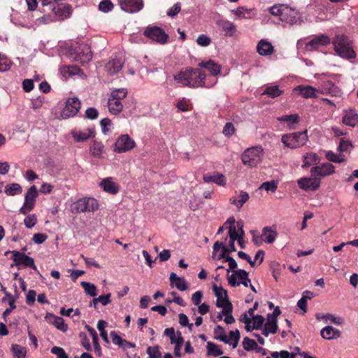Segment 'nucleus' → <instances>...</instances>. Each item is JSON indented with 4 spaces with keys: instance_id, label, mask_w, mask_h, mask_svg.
Segmentation results:
<instances>
[{
    "instance_id": "obj_7",
    "label": "nucleus",
    "mask_w": 358,
    "mask_h": 358,
    "mask_svg": "<svg viewBox=\"0 0 358 358\" xmlns=\"http://www.w3.org/2000/svg\"><path fill=\"white\" fill-rule=\"evenodd\" d=\"M229 284L231 287H238L241 285L248 287L250 280L248 278V273L243 269L234 271L231 275H227Z\"/></svg>"
},
{
    "instance_id": "obj_1",
    "label": "nucleus",
    "mask_w": 358,
    "mask_h": 358,
    "mask_svg": "<svg viewBox=\"0 0 358 358\" xmlns=\"http://www.w3.org/2000/svg\"><path fill=\"white\" fill-rule=\"evenodd\" d=\"M174 80L183 86L192 88L212 87L215 85V80L208 83L206 73L200 69L187 68L175 75Z\"/></svg>"
},
{
    "instance_id": "obj_4",
    "label": "nucleus",
    "mask_w": 358,
    "mask_h": 358,
    "mask_svg": "<svg viewBox=\"0 0 358 358\" xmlns=\"http://www.w3.org/2000/svg\"><path fill=\"white\" fill-rule=\"evenodd\" d=\"M307 131L295 132L282 136V143L290 149H296L303 146L308 141Z\"/></svg>"
},
{
    "instance_id": "obj_25",
    "label": "nucleus",
    "mask_w": 358,
    "mask_h": 358,
    "mask_svg": "<svg viewBox=\"0 0 358 358\" xmlns=\"http://www.w3.org/2000/svg\"><path fill=\"white\" fill-rule=\"evenodd\" d=\"M164 335L170 339L171 343L176 345L178 344H183L184 339L180 331H176L172 327L166 328L164 330Z\"/></svg>"
},
{
    "instance_id": "obj_41",
    "label": "nucleus",
    "mask_w": 358,
    "mask_h": 358,
    "mask_svg": "<svg viewBox=\"0 0 358 358\" xmlns=\"http://www.w3.org/2000/svg\"><path fill=\"white\" fill-rule=\"evenodd\" d=\"M206 349L208 356L218 357L224 353L219 345L212 342H208Z\"/></svg>"
},
{
    "instance_id": "obj_36",
    "label": "nucleus",
    "mask_w": 358,
    "mask_h": 358,
    "mask_svg": "<svg viewBox=\"0 0 358 358\" xmlns=\"http://www.w3.org/2000/svg\"><path fill=\"white\" fill-rule=\"evenodd\" d=\"M278 321L269 317H266V322L264 325L262 334L265 336H268L270 334H274L278 331Z\"/></svg>"
},
{
    "instance_id": "obj_11",
    "label": "nucleus",
    "mask_w": 358,
    "mask_h": 358,
    "mask_svg": "<svg viewBox=\"0 0 358 358\" xmlns=\"http://www.w3.org/2000/svg\"><path fill=\"white\" fill-rule=\"evenodd\" d=\"M144 35L150 39L160 44H165L169 38L165 31L158 27H147L144 31Z\"/></svg>"
},
{
    "instance_id": "obj_50",
    "label": "nucleus",
    "mask_w": 358,
    "mask_h": 358,
    "mask_svg": "<svg viewBox=\"0 0 358 358\" xmlns=\"http://www.w3.org/2000/svg\"><path fill=\"white\" fill-rule=\"evenodd\" d=\"M80 285L84 289L85 292L90 296L94 297L97 295L96 287L94 284L83 281L80 282Z\"/></svg>"
},
{
    "instance_id": "obj_12",
    "label": "nucleus",
    "mask_w": 358,
    "mask_h": 358,
    "mask_svg": "<svg viewBox=\"0 0 358 358\" xmlns=\"http://www.w3.org/2000/svg\"><path fill=\"white\" fill-rule=\"evenodd\" d=\"M6 253H9V252ZM10 253L13 255V260L16 266L23 265L24 266L31 267L34 269L36 268L34 259L26 255L24 253L17 250L10 251Z\"/></svg>"
},
{
    "instance_id": "obj_24",
    "label": "nucleus",
    "mask_w": 358,
    "mask_h": 358,
    "mask_svg": "<svg viewBox=\"0 0 358 358\" xmlns=\"http://www.w3.org/2000/svg\"><path fill=\"white\" fill-rule=\"evenodd\" d=\"M342 122L349 127H355L358 124V113L354 109L343 112Z\"/></svg>"
},
{
    "instance_id": "obj_10",
    "label": "nucleus",
    "mask_w": 358,
    "mask_h": 358,
    "mask_svg": "<svg viewBox=\"0 0 358 358\" xmlns=\"http://www.w3.org/2000/svg\"><path fill=\"white\" fill-rule=\"evenodd\" d=\"M136 146V143L128 134L120 136L115 144L114 152L117 153L127 152Z\"/></svg>"
},
{
    "instance_id": "obj_23",
    "label": "nucleus",
    "mask_w": 358,
    "mask_h": 358,
    "mask_svg": "<svg viewBox=\"0 0 358 358\" xmlns=\"http://www.w3.org/2000/svg\"><path fill=\"white\" fill-rule=\"evenodd\" d=\"M45 318L48 323L54 325L59 331L62 332L67 331L68 325L64 323V320L62 317L48 313Z\"/></svg>"
},
{
    "instance_id": "obj_19",
    "label": "nucleus",
    "mask_w": 358,
    "mask_h": 358,
    "mask_svg": "<svg viewBox=\"0 0 358 358\" xmlns=\"http://www.w3.org/2000/svg\"><path fill=\"white\" fill-rule=\"evenodd\" d=\"M331 43V40L327 35H320L314 37L306 45V49L308 51H313L318 49L321 46H324Z\"/></svg>"
},
{
    "instance_id": "obj_6",
    "label": "nucleus",
    "mask_w": 358,
    "mask_h": 358,
    "mask_svg": "<svg viewBox=\"0 0 358 358\" xmlns=\"http://www.w3.org/2000/svg\"><path fill=\"white\" fill-rule=\"evenodd\" d=\"M38 195V191L35 185L31 186L24 194V201L19 212L21 214L26 215L32 210L35 206L36 198Z\"/></svg>"
},
{
    "instance_id": "obj_59",
    "label": "nucleus",
    "mask_w": 358,
    "mask_h": 358,
    "mask_svg": "<svg viewBox=\"0 0 358 358\" xmlns=\"http://www.w3.org/2000/svg\"><path fill=\"white\" fill-rule=\"evenodd\" d=\"M113 8V4L110 0H104L99 3V9L103 12L108 13Z\"/></svg>"
},
{
    "instance_id": "obj_55",
    "label": "nucleus",
    "mask_w": 358,
    "mask_h": 358,
    "mask_svg": "<svg viewBox=\"0 0 358 358\" xmlns=\"http://www.w3.org/2000/svg\"><path fill=\"white\" fill-rule=\"evenodd\" d=\"M12 65V62L4 55L0 54V72L8 71Z\"/></svg>"
},
{
    "instance_id": "obj_64",
    "label": "nucleus",
    "mask_w": 358,
    "mask_h": 358,
    "mask_svg": "<svg viewBox=\"0 0 358 358\" xmlns=\"http://www.w3.org/2000/svg\"><path fill=\"white\" fill-rule=\"evenodd\" d=\"M147 353L148 358H159L161 356L158 346L148 347Z\"/></svg>"
},
{
    "instance_id": "obj_40",
    "label": "nucleus",
    "mask_w": 358,
    "mask_h": 358,
    "mask_svg": "<svg viewBox=\"0 0 358 358\" xmlns=\"http://www.w3.org/2000/svg\"><path fill=\"white\" fill-rule=\"evenodd\" d=\"M277 236V233L275 231L272 230L268 227H265L263 229L262 238V240L267 243H272L274 242Z\"/></svg>"
},
{
    "instance_id": "obj_14",
    "label": "nucleus",
    "mask_w": 358,
    "mask_h": 358,
    "mask_svg": "<svg viewBox=\"0 0 358 358\" xmlns=\"http://www.w3.org/2000/svg\"><path fill=\"white\" fill-rule=\"evenodd\" d=\"M335 172V167L329 163H323L320 166L311 168L310 174L315 178H324L332 175Z\"/></svg>"
},
{
    "instance_id": "obj_63",
    "label": "nucleus",
    "mask_w": 358,
    "mask_h": 358,
    "mask_svg": "<svg viewBox=\"0 0 358 358\" xmlns=\"http://www.w3.org/2000/svg\"><path fill=\"white\" fill-rule=\"evenodd\" d=\"M51 352L55 355L57 358H69L68 355L62 348L55 346L52 348Z\"/></svg>"
},
{
    "instance_id": "obj_20",
    "label": "nucleus",
    "mask_w": 358,
    "mask_h": 358,
    "mask_svg": "<svg viewBox=\"0 0 358 358\" xmlns=\"http://www.w3.org/2000/svg\"><path fill=\"white\" fill-rule=\"evenodd\" d=\"M99 186L104 192L110 194H116L120 190L118 184L112 177L102 179L99 183Z\"/></svg>"
},
{
    "instance_id": "obj_58",
    "label": "nucleus",
    "mask_w": 358,
    "mask_h": 358,
    "mask_svg": "<svg viewBox=\"0 0 358 358\" xmlns=\"http://www.w3.org/2000/svg\"><path fill=\"white\" fill-rule=\"evenodd\" d=\"M210 43V38L206 34H200L196 38V43L201 47H207Z\"/></svg>"
},
{
    "instance_id": "obj_44",
    "label": "nucleus",
    "mask_w": 358,
    "mask_h": 358,
    "mask_svg": "<svg viewBox=\"0 0 358 358\" xmlns=\"http://www.w3.org/2000/svg\"><path fill=\"white\" fill-rule=\"evenodd\" d=\"M239 339V331L238 329H236L235 331H231L229 332V336H227V341H228L229 342H225V343L232 345L234 348H236L238 345Z\"/></svg>"
},
{
    "instance_id": "obj_18",
    "label": "nucleus",
    "mask_w": 358,
    "mask_h": 358,
    "mask_svg": "<svg viewBox=\"0 0 358 358\" xmlns=\"http://www.w3.org/2000/svg\"><path fill=\"white\" fill-rule=\"evenodd\" d=\"M121 8L127 13L140 11L143 7V0H119Z\"/></svg>"
},
{
    "instance_id": "obj_26",
    "label": "nucleus",
    "mask_w": 358,
    "mask_h": 358,
    "mask_svg": "<svg viewBox=\"0 0 358 358\" xmlns=\"http://www.w3.org/2000/svg\"><path fill=\"white\" fill-rule=\"evenodd\" d=\"M257 51L262 56H268L273 54L274 48L267 40L262 39L257 45Z\"/></svg>"
},
{
    "instance_id": "obj_2",
    "label": "nucleus",
    "mask_w": 358,
    "mask_h": 358,
    "mask_svg": "<svg viewBox=\"0 0 358 358\" xmlns=\"http://www.w3.org/2000/svg\"><path fill=\"white\" fill-rule=\"evenodd\" d=\"M332 44L336 55L340 57L350 61L357 57L352 41L347 36L336 35L332 41Z\"/></svg>"
},
{
    "instance_id": "obj_62",
    "label": "nucleus",
    "mask_w": 358,
    "mask_h": 358,
    "mask_svg": "<svg viewBox=\"0 0 358 358\" xmlns=\"http://www.w3.org/2000/svg\"><path fill=\"white\" fill-rule=\"evenodd\" d=\"M238 320L241 322H243L245 324V329L247 331H250V324H251V320H252V317H250L248 315V314H247L245 312L244 313H243Z\"/></svg>"
},
{
    "instance_id": "obj_29",
    "label": "nucleus",
    "mask_w": 358,
    "mask_h": 358,
    "mask_svg": "<svg viewBox=\"0 0 358 358\" xmlns=\"http://www.w3.org/2000/svg\"><path fill=\"white\" fill-rule=\"evenodd\" d=\"M123 61L121 57L115 58L110 60L106 65V71L111 74H115L118 73L122 68Z\"/></svg>"
},
{
    "instance_id": "obj_30",
    "label": "nucleus",
    "mask_w": 358,
    "mask_h": 358,
    "mask_svg": "<svg viewBox=\"0 0 358 358\" xmlns=\"http://www.w3.org/2000/svg\"><path fill=\"white\" fill-rule=\"evenodd\" d=\"M321 336L327 340H333L339 338L341 335L340 330L332 326H327L322 329L320 331Z\"/></svg>"
},
{
    "instance_id": "obj_28",
    "label": "nucleus",
    "mask_w": 358,
    "mask_h": 358,
    "mask_svg": "<svg viewBox=\"0 0 358 358\" xmlns=\"http://www.w3.org/2000/svg\"><path fill=\"white\" fill-rule=\"evenodd\" d=\"M52 10L57 16L62 18L69 17L71 14V6L64 3H57Z\"/></svg>"
},
{
    "instance_id": "obj_52",
    "label": "nucleus",
    "mask_w": 358,
    "mask_h": 358,
    "mask_svg": "<svg viewBox=\"0 0 358 358\" xmlns=\"http://www.w3.org/2000/svg\"><path fill=\"white\" fill-rule=\"evenodd\" d=\"M127 94V90L125 88L116 89L111 92L110 98L115 100L122 101Z\"/></svg>"
},
{
    "instance_id": "obj_60",
    "label": "nucleus",
    "mask_w": 358,
    "mask_h": 358,
    "mask_svg": "<svg viewBox=\"0 0 358 358\" xmlns=\"http://www.w3.org/2000/svg\"><path fill=\"white\" fill-rule=\"evenodd\" d=\"M37 222L36 216L34 214L27 216L24 220V225L28 229L34 227Z\"/></svg>"
},
{
    "instance_id": "obj_3",
    "label": "nucleus",
    "mask_w": 358,
    "mask_h": 358,
    "mask_svg": "<svg viewBox=\"0 0 358 358\" xmlns=\"http://www.w3.org/2000/svg\"><path fill=\"white\" fill-rule=\"evenodd\" d=\"M264 151L262 146L257 145L247 148L241 156L244 165L254 168L259 164L264 158Z\"/></svg>"
},
{
    "instance_id": "obj_39",
    "label": "nucleus",
    "mask_w": 358,
    "mask_h": 358,
    "mask_svg": "<svg viewBox=\"0 0 358 358\" xmlns=\"http://www.w3.org/2000/svg\"><path fill=\"white\" fill-rule=\"evenodd\" d=\"M108 105L109 112L113 115L119 114L123 109L122 101L115 100L110 97L108 99Z\"/></svg>"
},
{
    "instance_id": "obj_43",
    "label": "nucleus",
    "mask_w": 358,
    "mask_h": 358,
    "mask_svg": "<svg viewBox=\"0 0 358 358\" xmlns=\"http://www.w3.org/2000/svg\"><path fill=\"white\" fill-rule=\"evenodd\" d=\"M59 71L64 76L78 75L80 69L76 66H63L60 67Z\"/></svg>"
},
{
    "instance_id": "obj_35",
    "label": "nucleus",
    "mask_w": 358,
    "mask_h": 358,
    "mask_svg": "<svg viewBox=\"0 0 358 358\" xmlns=\"http://www.w3.org/2000/svg\"><path fill=\"white\" fill-rule=\"evenodd\" d=\"M243 227V224L241 221H238L236 225L232 224V227H228L230 239H237L241 236H244L245 232Z\"/></svg>"
},
{
    "instance_id": "obj_8",
    "label": "nucleus",
    "mask_w": 358,
    "mask_h": 358,
    "mask_svg": "<svg viewBox=\"0 0 358 358\" xmlns=\"http://www.w3.org/2000/svg\"><path fill=\"white\" fill-rule=\"evenodd\" d=\"M71 58L83 64L88 63L92 57L90 48L86 44L78 45L71 54Z\"/></svg>"
},
{
    "instance_id": "obj_34",
    "label": "nucleus",
    "mask_w": 358,
    "mask_h": 358,
    "mask_svg": "<svg viewBox=\"0 0 358 358\" xmlns=\"http://www.w3.org/2000/svg\"><path fill=\"white\" fill-rule=\"evenodd\" d=\"M217 24L224 31L227 36H233L236 31V25L229 20H219Z\"/></svg>"
},
{
    "instance_id": "obj_47",
    "label": "nucleus",
    "mask_w": 358,
    "mask_h": 358,
    "mask_svg": "<svg viewBox=\"0 0 358 358\" xmlns=\"http://www.w3.org/2000/svg\"><path fill=\"white\" fill-rule=\"evenodd\" d=\"M283 91L280 90L278 85H270L266 87L262 94H266L271 98H275L281 95Z\"/></svg>"
},
{
    "instance_id": "obj_48",
    "label": "nucleus",
    "mask_w": 358,
    "mask_h": 358,
    "mask_svg": "<svg viewBox=\"0 0 358 358\" xmlns=\"http://www.w3.org/2000/svg\"><path fill=\"white\" fill-rule=\"evenodd\" d=\"M325 157L329 162L334 163H341L345 161V156L343 154L337 155L332 151H327L325 154Z\"/></svg>"
},
{
    "instance_id": "obj_51",
    "label": "nucleus",
    "mask_w": 358,
    "mask_h": 358,
    "mask_svg": "<svg viewBox=\"0 0 358 358\" xmlns=\"http://www.w3.org/2000/svg\"><path fill=\"white\" fill-rule=\"evenodd\" d=\"M319 94H332L336 92L337 88L334 84L331 81L324 83L320 89H318Z\"/></svg>"
},
{
    "instance_id": "obj_32",
    "label": "nucleus",
    "mask_w": 358,
    "mask_h": 358,
    "mask_svg": "<svg viewBox=\"0 0 358 358\" xmlns=\"http://www.w3.org/2000/svg\"><path fill=\"white\" fill-rule=\"evenodd\" d=\"M303 164L301 167L303 169L308 168L312 165L317 164L320 162V157L315 152H306L302 157Z\"/></svg>"
},
{
    "instance_id": "obj_13",
    "label": "nucleus",
    "mask_w": 358,
    "mask_h": 358,
    "mask_svg": "<svg viewBox=\"0 0 358 358\" xmlns=\"http://www.w3.org/2000/svg\"><path fill=\"white\" fill-rule=\"evenodd\" d=\"M199 66L206 69L208 71V73L206 74V76L207 77V81L208 83H212L213 80H215V85L217 83L216 76L220 73V66L211 60L206 62H202L199 64Z\"/></svg>"
},
{
    "instance_id": "obj_56",
    "label": "nucleus",
    "mask_w": 358,
    "mask_h": 358,
    "mask_svg": "<svg viewBox=\"0 0 358 358\" xmlns=\"http://www.w3.org/2000/svg\"><path fill=\"white\" fill-rule=\"evenodd\" d=\"M215 338L222 341L224 343L229 342L227 341V336L225 334V331L223 327L221 326H217L214 329Z\"/></svg>"
},
{
    "instance_id": "obj_21",
    "label": "nucleus",
    "mask_w": 358,
    "mask_h": 358,
    "mask_svg": "<svg viewBox=\"0 0 358 358\" xmlns=\"http://www.w3.org/2000/svg\"><path fill=\"white\" fill-rule=\"evenodd\" d=\"M294 91L303 98L310 99L317 97L320 90L310 85H299L294 88Z\"/></svg>"
},
{
    "instance_id": "obj_61",
    "label": "nucleus",
    "mask_w": 358,
    "mask_h": 358,
    "mask_svg": "<svg viewBox=\"0 0 358 358\" xmlns=\"http://www.w3.org/2000/svg\"><path fill=\"white\" fill-rule=\"evenodd\" d=\"M257 345L254 340L249 338L248 337L243 338V347L245 350L250 351L253 350L255 348H256Z\"/></svg>"
},
{
    "instance_id": "obj_54",
    "label": "nucleus",
    "mask_w": 358,
    "mask_h": 358,
    "mask_svg": "<svg viewBox=\"0 0 358 358\" xmlns=\"http://www.w3.org/2000/svg\"><path fill=\"white\" fill-rule=\"evenodd\" d=\"M322 319L325 320L326 322H331L337 325H341L344 322L343 317L340 316H335L334 315L327 313L322 317Z\"/></svg>"
},
{
    "instance_id": "obj_17",
    "label": "nucleus",
    "mask_w": 358,
    "mask_h": 358,
    "mask_svg": "<svg viewBox=\"0 0 358 358\" xmlns=\"http://www.w3.org/2000/svg\"><path fill=\"white\" fill-rule=\"evenodd\" d=\"M71 134L76 142H84L95 135V131L92 128H85L83 129H73Z\"/></svg>"
},
{
    "instance_id": "obj_42",
    "label": "nucleus",
    "mask_w": 358,
    "mask_h": 358,
    "mask_svg": "<svg viewBox=\"0 0 358 358\" xmlns=\"http://www.w3.org/2000/svg\"><path fill=\"white\" fill-rule=\"evenodd\" d=\"M11 351L14 358H26L27 349L26 348L17 344H13L11 346Z\"/></svg>"
},
{
    "instance_id": "obj_31",
    "label": "nucleus",
    "mask_w": 358,
    "mask_h": 358,
    "mask_svg": "<svg viewBox=\"0 0 358 358\" xmlns=\"http://www.w3.org/2000/svg\"><path fill=\"white\" fill-rule=\"evenodd\" d=\"M249 194L244 191H241L237 195L231 197L229 201L231 204L236 206L238 209H240L249 200Z\"/></svg>"
},
{
    "instance_id": "obj_37",
    "label": "nucleus",
    "mask_w": 358,
    "mask_h": 358,
    "mask_svg": "<svg viewBox=\"0 0 358 358\" xmlns=\"http://www.w3.org/2000/svg\"><path fill=\"white\" fill-rule=\"evenodd\" d=\"M90 152L93 157L101 158L104 152V146L101 142L94 141L90 147Z\"/></svg>"
},
{
    "instance_id": "obj_38",
    "label": "nucleus",
    "mask_w": 358,
    "mask_h": 358,
    "mask_svg": "<svg viewBox=\"0 0 358 358\" xmlns=\"http://www.w3.org/2000/svg\"><path fill=\"white\" fill-rule=\"evenodd\" d=\"M4 192L8 196L19 195L22 192V188L18 183H10L5 186Z\"/></svg>"
},
{
    "instance_id": "obj_53",
    "label": "nucleus",
    "mask_w": 358,
    "mask_h": 358,
    "mask_svg": "<svg viewBox=\"0 0 358 358\" xmlns=\"http://www.w3.org/2000/svg\"><path fill=\"white\" fill-rule=\"evenodd\" d=\"M278 188V182L275 180H270L263 182L259 189H265L266 192H275Z\"/></svg>"
},
{
    "instance_id": "obj_49",
    "label": "nucleus",
    "mask_w": 358,
    "mask_h": 358,
    "mask_svg": "<svg viewBox=\"0 0 358 358\" xmlns=\"http://www.w3.org/2000/svg\"><path fill=\"white\" fill-rule=\"evenodd\" d=\"M220 250H221V251L218 258H224L227 251V246L223 243L219 241H216L213 245V257H214Z\"/></svg>"
},
{
    "instance_id": "obj_46",
    "label": "nucleus",
    "mask_w": 358,
    "mask_h": 358,
    "mask_svg": "<svg viewBox=\"0 0 358 358\" xmlns=\"http://www.w3.org/2000/svg\"><path fill=\"white\" fill-rule=\"evenodd\" d=\"M108 322L105 320H100L97 322V329L100 332L101 337L103 340V341L108 344L110 343L108 334L105 329L108 327Z\"/></svg>"
},
{
    "instance_id": "obj_45",
    "label": "nucleus",
    "mask_w": 358,
    "mask_h": 358,
    "mask_svg": "<svg viewBox=\"0 0 358 358\" xmlns=\"http://www.w3.org/2000/svg\"><path fill=\"white\" fill-rule=\"evenodd\" d=\"M265 319L260 315L253 316L250 324V331L253 329H261L264 325Z\"/></svg>"
},
{
    "instance_id": "obj_22",
    "label": "nucleus",
    "mask_w": 358,
    "mask_h": 358,
    "mask_svg": "<svg viewBox=\"0 0 358 358\" xmlns=\"http://www.w3.org/2000/svg\"><path fill=\"white\" fill-rule=\"evenodd\" d=\"M299 18L298 12L287 6L282 7V11L281 13V21L289 23L294 24L296 22Z\"/></svg>"
},
{
    "instance_id": "obj_9",
    "label": "nucleus",
    "mask_w": 358,
    "mask_h": 358,
    "mask_svg": "<svg viewBox=\"0 0 358 358\" xmlns=\"http://www.w3.org/2000/svg\"><path fill=\"white\" fill-rule=\"evenodd\" d=\"M80 108V102L77 98H69L65 103V106L60 112L62 119L66 120L74 117Z\"/></svg>"
},
{
    "instance_id": "obj_57",
    "label": "nucleus",
    "mask_w": 358,
    "mask_h": 358,
    "mask_svg": "<svg viewBox=\"0 0 358 358\" xmlns=\"http://www.w3.org/2000/svg\"><path fill=\"white\" fill-rule=\"evenodd\" d=\"M278 120L280 122H286L289 126H292L298 122L299 116L296 114L283 115L278 117Z\"/></svg>"
},
{
    "instance_id": "obj_33",
    "label": "nucleus",
    "mask_w": 358,
    "mask_h": 358,
    "mask_svg": "<svg viewBox=\"0 0 358 358\" xmlns=\"http://www.w3.org/2000/svg\"><path fill=\"white\" fill-rule=\"evenodd\" d=\"M171 286L176 287L180 291H185L187 289V284L183 278L178 276L175 273L170 274Z\"/></svg>"
},
{
    "instance_id": "obj_15",
    "label": "nucleus",
    "mask_w": 358,
    "mask_h": 358,
    "mask_svg": "<svg viewBox=\"0 0 358 358\" xmlns=\"http://www.w3.org/2000/svg\"><path fill=\"white\" fill-rule=\"evenodd\" d=\"M299 187L304 191H315L320 185L319 178L314 176L301 178L297 181Z\"/></svg>"
},
{
    "instance_id": "obj_27",
    "label": "nucleus",
    "mask_w": 358,
    "mask_h": 358,
    "mask_svg": "<svg viewBox=\"0 0 358 358\" xmlns=\"http://www.w3.org/2000/svg\"><path fill=\"white\" fill-rule=\"evenodd\" d=\"M253 8H248L244 6H239L236 9L231 10V13L238 19H250L255 13Z\"/></svg>"
},
{
    "instance_id": "obj_5",
    "label": "nucleus",
    "mask_w": 358,
    "mask_h": 358,
    "mask_svg": "<svg viewBox=\"0 0 358 358\" xmlns=\"http://www.w3.org/2000/svg\"><path fill=\"white\" fill-rule=\"evenodd\" d=\"M99 208V202L92 197H83L75 201L71 206L73 213L94 212Z\"/></svg>"
},
{
    "instance_id": "obj_16",
    "label": "nucleus",
    "mask_w": 358,
    "mask_h": 358,
    "mask_svg": "<svg viewBox=\"0 0 358 358\" xmlns=\"http://www.w3.org/2000/svg\"><path fill=\"white\" fill-rule=\"evenodd\" d=\"M14 23L18 27L27 29H31L36 25L34 14L31 11H25Z\"/></svg>"
}]
</instances>
